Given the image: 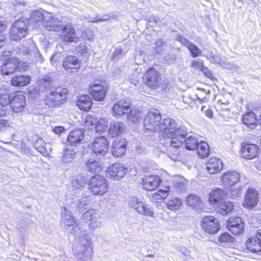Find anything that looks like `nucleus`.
Returning a JSON list of instances; mask_svg holds the SVG:
<instances>
[{
    "label": "nucleus",
    "instance_id": "obj_60",
    "mask_svg": "<svg viewBox=\"0 0 261 261\" xmlns=\"http://www.w3.org/2000/svg\"><path fill=\"white\" fill-rule=\"evenodd\" d=\"M206 58L210 60V62L214 63H217L220 65L222 64V61L220 57L217 55H208Z\"/></svg>",
    "mask_w": 261,
    "mask_h": 261
},
{
    "label": "nucleus",
    "instance_id": "obj_53",
    "mask_svg": "<svg viewBox=\"0 0 261 261\" xmlns=\"http://www.w3.org/2000/svg\"><path fill=\"white\" fill-rule=\"evenodd\" d=\"M91 202V199L88 196L82 197L77 202V207L79 209L82 210L87 208V206Z\"/></svg>",
    "mask_w": 261,
    "mask_h": 261
},
{
    "label": "nucleus",
    "instance_id": "obj_20",
    "mask_svg": "<svg viewBox=\"0 0 261 261\" xmlns=\"http://www.w3.org/2000/svg\"><path fill=\"white\" fill-rule=\"evenodd\" d=\"M227 227L234 235H239L244 230V223L240 217H232L228 219Z\"/></svg>",
    "mask_w": 261,
    "mask_h": 261
},
{
    "label": "nucleus",
    "instance_id": "obj_10",
    "mask_svg": "<svg viewBox=\"0 0 261 261\" xmlns=\"http://www.w3.org/2000/svg\"><path fill=\"white\" fill-rule=\"evenodd\" d=\"M83 217L85 221L89 223L90 229L95 230L101 227V217L97 211L89 210L83 214Z\"/></svg>",
    "mask_w": 261,
    "mask_h": 261
},
{
    "label": "nucleus",
    "instance_id": "obj_9",
    "mask_svg": "<svg viewBox=\"0 0 261 261\" xmlns=\"http://www.w3.org/2000/svg\"><path fill=\"white\" fill-rule=\"evenodd\" d=\"M63 17L59 15H52L51 13H46L45 21L43 25L48 31L60 32L62 30Z\"/></svg>",
    "mask_w": 261,
    "mask_h": 261
},
{
    "label": "nucleus",
    "instance_id": "obj_39",
    "mask_svg": "<svg viewBox=\"0 0 261 261\" xmlns=\"http://www.w3.org/2000/svg\"><path fill=\"white\" fill-rule=\"evenodd\" d=\"M86 166L88 171L91 173H99L101 170L100 163L92 158L87 161Z\"/></svg>",
    "mask_w": 261,
    "mask_h": 261
},
{
    "label": "nucleus",
    "instance_id": "obj_25",
    "mask_svg": "<svg viewBox=\"0 0 261 261\" xmlns=\"http://www.w3.org/2000/svg\"><path fill=\"white\" fill-rule=\"evenodd\" d=\"M84 137V131L82 129H75L71 131L67 139L68 145L74 147L80 143Z\"/></svg>",
    "mask_w": 261,
    "mask_h": 261
},
{
    "label": "nucleus",
    "instance_id": "obj_14",
    "mask_svg": "<svg viewBox=\"0 0 261 261\" xmlns=\"http://www.w3.org/2000/svg\"><path fill=\"white\" fill-rule=\"evenodd\" d=\"M127 172L128 168L125 165L117 163L108 167L107 175L109 177L119 180L123 178Z\"/></svg>",
    "mask_w": 261,
    "mask_h": 261
},
{
    "label": "nucleus",
    "instance_id": "obj_43",
    "mask_svg": "<svg viewBox=\"0 0 261 261\" xmlns=\"http://www.w3.org/2000/svg\"><path fill=\"white\" fill-rule=\"evenodd\" d=\"M127 115L128 120L132 123L138 122L142 117L143 114L141 111L137 109H130Z\"/></svg>",
    "mask_w": 261,
    "mask_h": 261
},
{
    "label": "nucleus",
    "instance_id": "obj_29",
    "mask_svg": "<svg viewBox=\"0 0 261 261\" xmlns=\"http://www.w3.org/2000/svg\"><path fill=\"white\" fill-rule=\"evenodd\" d=\"M160 182V178L159 176H146L143 179V188L148 191H152L158 187Z\"/></svg>",
    "mask_w": 261,
    "mask_h": 261
},
{
    "label": "nucleus",
    "instance_id": "obj_64",
    "mask_svg": "<svg viewBox=\"0 0 261 261\" xmlns=\"http://www.w3.org/2000/svg\"><path fill=\"white\" fill-rule=\"evenodd\" d=\"M165 60L168 64H172L175 62L176 56L173 54L168 55L165 57Z\"/></svg>",
    "mask_w": 261,
    "mask_h": 261
},
{
    "label": "nucleus",
    "instance_id": "obj_24",
    "mask_svg": "<svg viewBox=\"0 0 261 261\" xmlns=\"http://www.w3.org/2000/svg\"><path fill=\"white\" fill-rule=\"evenodd\" d=\"M240 177L241 175L239 172L230 170L223 174L221 182L226 188L231 187L239 181Z\"/></svg>",
    "mask_w": 261,
    "mask_h": 261
},
{
    "label": "nucleus",
    "instance_id": "obj_52",
    "mask_svg": "<svg viewBox=\"0 0 261 261\" xmlns=\"http://www.w3.org/2000/svg\"><path fill=\"white\" fill-rule=\"evenodd\" d=\"M204 65L203 61L201 59L192 60L191 61L190 67L194 72L200 71Z\"/></svg>",
    "mask_w": 261,
    "mask_h": 261
},
{
    "label": "nucleus",
    "instance_id": "obj_54",
    "mask_svg": "<svg viewBox=\"0 0 261 261\" xmlns=\"http://www.w3.org/2000/svg\"><path fill=\"white\" fill-rule=\"evenodd\" d=\"M234 238L227 232L221 233L219 237V242L224 245V244L232 243L233 242Z\"/></svg>",
    "mask_w": 261,
    "mask_h": 261
},
{
    "label": "nucleus",
    "instance_id": "obj_61",
    "mask_svg": "<svg viewBox=\"0 0 261 261\" xmlns=\"http://www.w3.org/2000/svg\"><path fill=\"white\" fill-rule=\"evenodd\" d=\"M10 107L7 105H3L0 103V117H3L7 115L9 112Z\"/></svg>",
    "mask_w": 261,
    "mask_h": 261
},
{
    "label": "nucleus",
    "instance_id": "obj_58",
    "mask_svg": "<svg viewBox=\"0 0 261 261\" xmlns=\"http://www.w3.org/2000/svg\"><path fill=\"white\" fill-rule=\"evenodd\" d=\"M242 187H237L231 188L230 190L229 196L232 199H237L242 195Z\"/></svg>",
    "mask_w": 261,
    "mask_h": 261
},
{
    "label": "nucleus",
    "instance_id": "obj_31",
    "mask_svg": "<svg viewBox=\"0 0 261 261\" xmlns=\"http://www.w3.org/2000/svg\"><path fill=\"white\" fill-rule=\"evenodd\" d=\"M127 145L125 139H116L113 143L112 153L114 156H120L124 154Z\"/></svg>",
    "mask_w": 261,
    "mask_h": 261
},
{
    "label": "nucleus",
    "instance_id": "obj_18",
    "mask_svg": "<svg viewBox=\"0 0 261 261\" xmlns=\"http://www.w3.org/2000/svg\"><path fill=\"white\" fill-rule=\"evenodd\" d=\"M246 246L249 251L261 255V229L257 231L255 236L248 239Z\"/></svg>",
    "mask_w": 261,
    "mask_h": 261
},
{
    "label": "nucleus",
    "instance_id": "obj_49",
    "mask_svg": "<svg viewBox=\"0 0 261 261\" xmlns=\"http://www.w3.org/2000/svg\"><path fill=\"white\" fill-rule=\"evenodd\" d=\"M146 21L148 22V24L151 27L154 25L159 27H165L167 24V22L164 21V20H160L159 18L154 16L148 17L146 18Z\"/></svg>",
    "mask_w": 261,
    "mask_h": 261
},
{
    "label": "nucleus",
    "instance_id": "obj_30",
    "mask_svg": "<svg viewBox=\"0 0 261 261\" xmlns=\"http://www.w3.org/2000/svg\"><path fill=\"white\" fill-rule=\"evenodd\" d=\"M177 40L180 41L184 45L188 48L193 58L197 57L201 55V50L193 43L190 42L184 37L179 35L177 36Z\"/></svg>",
    "mask_w": 261,
    "mask_h": 261
},
{
    "label": "nucleus",
    "instance_id": "obj_45",
    "mask_svg": "<svg viewBox=\"0 0 261 261\" xmlns=\"http://www.w3.org/2000/svg\"><path fill=\"white\" fill-rule=\"evenodd\" d=\"M170 187H166L164 190L160 189L156 193L152 194L151 196V200L156 202L159 200H162L167 197L168 195Z\"/></svg>",
    "mask_w": 261,
    "mask_h": 261
},
{
    "label": "nucleus",
    "instance_id": "obj_35",
    "mask_svg": "<svg viewBox=\"0 0 261 261\" xmlns=\"http://www.w3.org/2000/svg\"><path fill=\"white\" fill-rule=\"evenodd\" d=\"M76 148L70 145L67 146L63 150L62 161L65 163L71 162L75 158L77 152Z\"/></svg>",
    "mask_w": 261,
    "mask_h": 261
},
{
    "label": "nucleus",
    "instance_id": "obj_13",
    "mask_svg": "<svg viewBox=\"0 0 261 261\" xmlns=\"http://www.w3.org/2000/svg\"><path fill=\"white\" fill-rule=\"evenodd\" d=\"M109 147V142L107 139L103 136H100L95 138L92 149L96 155L103 156L107 152Z\"/></svg>",
    "mask_w": 261,
    "mask_h": 261
},
{
    "label": "nucleus",
    "instance_id": "obj_15",
    "mask_svg": "<svg viewBox=\"0 0 261 261\" xmlns=\"http://www.w3.org/2000/svg\"><path fill=\"white\" fill-rule=\"evenodd\" d=\"M108 122L105 119H100L96 122L95 120L91 116H87L85 121V126L89 129H95V132L101 133L108 127Z\"/></svg>",
    "mask_w": 261,
    "mask_h": 261
},
{
    "label": "nucleus",
    "instance_id": "obj_57",
    "mask_svg": "<svg viewBox=\"0 0 261 261\" xmlns=\"http://www.w3.org/2000/svg\"><path fill=\"white\" fill-rule=\"evenodd\" d=\"M164 42L161 39H159L154 43L153 50L152 51V54L153 55H156L158 54H160L163 50Z\"/></svg>",
    "mask_w": 261,
    "mask_h": 261
},
{
    "label": "nucleus",
    "instance_id": "obj_62",
    "mask_svg": "<svg viewBox=\"0 0 261 261\" xmlns=\"http://www.w3.org/2000/svg\"><path fill=\"white\" fill-rule=\"evenodd\" d=\"M200 71H201L202 72V73L205 76H206L211 79L213 78L212 72L207 67H205L204 65Z\"/></svg>",
    "mask_w": 261,
    "mask_h": 261
},
{
    "label": "nucleus",
    "instance_id": "obj_1",
    "mask_svg": "<svg viewBox=\"0 0 261 261\" xmlns=\"http://www.w3.org/2000/svg\"><path fill=\"white\" fill-rule=\"evenodd\" d=\"M61 216V222L67 227V231L74 236L75 243L72 247L74 253L81 261H90L93 249L90 237L80 228L71 212L65 207L63 208Z\"/></svg>",
    "mask_w": 261,
    "mask_h": 261
},
{
    "label": "nucleus",
    "instance_id": "obj_28",
    "mask_svg": "<svg viewBox=\"0 0 261 261\" xmlns=\"http://www.w3.org/2000/svg\"><path fill=\"white\" fill-rule=\"evenodd\" d=\"M258 153V148L253 144L244 145L241 150V156L247 159H252L255 158Z\"/></svg>",
    "mask_w": 261,
    "mask_h": 261
},
{
    "label": "nucleus",
    "instance_id": "obj_19",
    "mask_svg": "<svg viewBox=\"0 0 261 261\" xmlns=\"http://www.w3.org/2000/svg\"><path fill=\"white\" fill-rule=\"evenodd\" d=\"M80 65V61L78 58L72 55L65 58L62 63L63 67L68 73L77 72Z\"/></svg>",
    "mask_w": 261,
    "mask_h": 261
},
{
    "label": "nucleus",
    "instance_id": "obj_38",
    "mask_svg": "<svg viewBox=\"0 0 261 261\" xmlns=\"http://www.w3.org/2000/svg\"><path fill=\"white\" fill-rule=\"evenodd\" d=\"M30 80L31 79L29 76L16 75L12 79L11 83L14 86L22 87L29 84Z\"/></svg>",
    "mask_w": 261,
    "mask_h": 261
},
{
    "label": "nucleus",
    "instance_id": "obj_8",
    "mask_svg": "<svg viewBox=\"0 0 261 261\" xmlns=\"http://www.w3.org/2000/svg\"><path fill=\"white\" fill-rule=\"evenodd\" d=\"M162 127V128L165 129L164 133L175 135L184 140H185V137L187 135L185 127L182 126L177 127V124L174 120L168 117L165 118Z\"/></svg>",
    "mask_w": 261,
    "mask_h": 261
},
{
    "label": "nucleus",
    "instance_id": "obj_50",
    "mask_svg": "<svg viewBox=\"0 0 261 261\" xmlns=\"http://www.w3.org/2000/svg\"><path fill=\"white\" fill-rule=\"evenodd\" d=\"M186 202L187 204L191 207L199 206L201 203V200L199 197L194 194L189 195L187 198Z\"/></svg>",
    "mask_w": 261,
    "mask_h": 261
},
{
    "label": "nucleus",
    "instance_id": "obj_34",
    "mask_svg": "<svg viewBox=\"0 0 261 261\" xmlns=\"http://www.w3.org/2000/svg\"><path fill=\"white\" fill-rule=\"evenodd\" d=\"M242 121L246 126L251 129L254 128L258 122V119L256 118L255 114L252 112H249L244 114L242 118Z\"/></svg>",
    "mask_w": 261,
    "mask_h": 261
},
{
    "label": "nucleus",
    "instance_id": "obj_47",
    "mask_svg": "<svg viewBox=\"0 0 261 261\" xmlns=\"http://www.w3.org/2000/svg\"><path fill=\"white\" fill-rule=\"evenodd\" d=\"M80 19L82 21L90 23H97L100 21H106L110 20L109 16H105L100 17L98 15H96L95 17L92 18L90 16H81Z\"/></svg>",
    "mask_w": 261,
    "mask_h": 261
},
{
    "label": "nucleus",
    "instance_id": "obj_37",
    "mask_svg": "<svg viewBox=\"0 0 261 261\" xmlns=\"http://www.w3.org/2000/svg\"><path fill=\"white\" fill-rule=\"evenodd\" d=\"M11 100V94L9 87L3 85L0 88V103L9 106Z\"/></svg>",
    "mask_w": 261,
    "mask_h": 261
},
{
    "label": "nucleus",
    "instance_id": "obj_41",
    "mask_svg": "<svg viewBox=\"0 0 261 261\" xmlns=\"http://www.w3.org/2000/svg\"><path fill=\"white\" fill-rule=\"evenodd\" d=\"M233 209V204L229 201H222L218 204L217 212L222 215H227Z\"/></svg>",
    "mask_w": 261,
    "mask_h": 261
},
{
    "label": "nucleus",
    "instance_id": "obj_7",
    "mask_svg": "<svg viewBox=\"0 0 261 261\" xmlns=\"http://www.w3.org/2000/svg\"><path fill=\"white\" fill-rule=\"evenodd\" d=\"M90 191L96 195H102L108 191L109 184L103 176L96 175L92 176L89 184Z\"/></svg>",
    "mask_w": 261,
    "mask_h": 261
},
{
    "label": "nucleus",
    "instance_id": "obj_63",
    "mask_svg": "<svg viewBox=\"0 0 261 261\" xmlns=\"http://www.w3.org/2000/svg\"><path fill=\"white\" fill-rule=\"evenodd\" d=\"M123 50L120 48H116L115 51L112 55V60H115L117 59V57L122 55Z\"/></svg>",
    "mask_w": 261,
    "mask_h": 261
},
{
    "label": "nucleus",
    "instance_id": "obj_16",
    "mask_svg": "<svg viewBox=\"0 0 261 261\" xmlns=\"http://www.w3.org/2000/svg\"><path fill=\"white\" fill-rule=\"evenodd\" d=\"M201 226L203 229L209 234H215L220 229L218 219L213 216H205L202 221Z\"/></svg>",
    "mask_w": 261,
    "mask_h": 261
},
{
    "label": "nucleus",
    "instance_id": "obj_40",
    "mask_svg": "<svg viewBox=\"0 0 261 261\" xmlns=\"http://www.w3.org/2000/svg\"><path fill=\"white\" fill-rule=\"evenodd\" d=\"M224 192L220 189L212 191L210 194L209 201L212 204L219 203L224 196Z\"/></svg>",
    "mask_w": 261,
    "mask_h": 261
},
{
    "label": "nucleus",
    "instance_id": "obj_55",
    "mask_svg": "<svg viewBox=\"0 0 261 261\" xmlns=\"http://www.w3.org/2000/svg\"><path fill=\"white\" fill-rule=\"evenodd\" d=\"M187 180L185 178L178 177L175 179V187L179 191H183L186 189Z\"/></svg>",
    "mask_w": 261,
    "mask_h": 261
},
{
    "label": "nucleus",
    "instance_id": "obj_3",
    "mask_svg": "<svg viewBox=\"0 0 261 261\" xmlns=\"http://www.w3.org/2000/svg\"><path fill=\"white\" fill-rule=\"evenodd\" d=\"M162 135L166 137V145L167 149V154L172 160L175 161L177 159L178 151L177 148L182 144L184 140L172 134H168L163 132Z\"/></svg>",
    "mask_w": 261,
    "mask_h": 261
},
{
    "label": "nucleus",
    "instance_id": "obj_36",
    "mask_svg": "<svg viewBox=\"0 0 261 261\" xmlns=\"http://www.w3.org/2000/svg\"><path fill=\"white\" fill-rule=\"evenodd\" d=\"M76 105L81 110L88 111L92 106V100L88 95H82L78 98Z\"/></svg>",
    "mask_w": 261,
    "mask_h": 261
},
{
    "label": "nucleus",
    "instance_id": "obj_6",
    "mask_svg": "<svg viewBox=\"0 0 261 261\" xmlns=\"http://www.w3.org/2000/svg\"><path fill=\"white\" fill-rule=\"evenodd\" d=\"M128 204L132 208L142 216L154 217L153 210L150 205L138 198L130 197L128 201Z\"/></svg>",
    "mask_w": 261,
    "mask_h": 261
},
{
    "label": "nucleus",
    "instance_id": "obj_42",
    "mask_svg": "<svg viewBox=\"0 0 261 261\" xmlns=\"http://www.w3.org/2000/svg\"><path fill=\"white\" fill-rule=\"evenodd\" d=\"M184 142L186 148L190 150L197 148L199 142L195 135L189 136L185 139Z\"/></svg>",
    "mask_w": 261,
    "mask_h": 261
},
{
    "label": "nucleus",
    "instance_id": "obj_33",
    "mask_svg": "<svg viewBox=\"0 0 261 261\" xmlns=\"http://www.w3.org/2000/svg\"><path fill=\"white\" fill-rule=\"evenodd\" d=\"M124 124L123 122L113 121L110 122L108 129L109 136L115 137L124 131Z\"/></svg>",
    "mask_w": 261,
    "mask_h": 261
},
{
    "label": "nucleus",
    "instance_id": "obj_26",
    "mask_svg": "<svg viewBox=\"0 0 261 261\" xmlns=\"http://www.w3.org/2000/svg\"><path fill=\"white\" fill-rule=\"evenodd\" d=\"M29 46H23V53L31 57H34L36 61L43 62L42 57L38 51L36 44L32 40L29 41Z\"/></svg>",
    "mask_w": 261,
    "mask_h": 261
},
{
    "label": "nucleus",
    "instance_id": "obj_4",
    "mask_svg": "<svg viewBox=\"0 0 261 261\" xmlns=\"http://www.w3.org/2000/svg\"><path fill=\"white\" fill-rule=\"evenodd\" d=\"M29 20L27 18H21L15 21L10 31L11 40L18 41L24 37L28 34Z\"/></svg>",
    "mask_w": 261,
    "mask_h": 261
},
{
    "label": "nucleus",
    "instance_id": "obj_2",
    "mask_svg": "<svg viewBox=\"0 0 261 261\" xmlns=\"http://www.w3.org/2000/svg\"><path fill=\"white\" fill-rule=\"evenodd\" d=\"M162 121V117L157 111L149 112L146 114L144 119V127L146 130L156 132L160 130L162 133L165 132V129L162 128L164 120Z\"/></svg>",
    "mask_w": 261,
    "mask_h": 261
},
{
    "label": "nucleus",
    "instance_id": "obj_21",
    "mask_svg": "<svg viewBox=\"0 0 261 261\" xmlns=\"http://www.w3.org/2000/svg\"><path fill=\"white\" fill-rule=\"evenodd\" d=\"M20 62L17 58L8 59L6 62L1 66V73L3 75H9L19 68Z\"/></svg>",
    "mask_w": 261,
    "mask_h": 261
},
{
    "label": "nucleus",
    "instance_id": "obj_51",
    "mask_svg": "<svg viewBox=\"0 0 261 261\" xmlns=\"http://www.w3.org/2000/svg\"><path fill=\"white\" fill-rule=\"evenodd\" d=\"M46 13L43 14L42 10H36L32 12L30 18L31 21L33 22H38L42 20L45 21V17Z\"/></svg>",
    "mask_w": 261,
    "mask_h": 261
},
{
    "label": "nucleus",
    "instance_id": "obj_23",
    "mask_svg": "<svg viewBox=\"0 0 261 261\" xmlns=\"http://www.w3.org/2000/svg\"><path fill=\"white\" fill-rule=\"evenodd\" d=\"M258 194L257 191L253 189H248L245 195V198L243 205L248 209H251L255 207L258 201Z\"/></svg>",
    "mask_w": 261,
    "mask_h": 261
},
{
    "label": "nucleus",
    "instance_id": "obj_12",
    "mask_svg": "<svg viewBox=\"0 0 261 261\" xmlns=\"http://www.w3.org/2000/svg\"><path fill=\"white\" fill-rule=\"evenodd\" d=\"M26 105L25 98L21 92H17L11 94V100L9 103L10 109L15 113L22 112Z\"/></svg>",
    "mask_w": 261,
    "mask_h": 261
},
{
    "label": "nucleus",
    "instance_id": "obj_27",
    "mask_svg": "<svg viewBox=\"0 0 261 261\" xmlns=\"http://www.w3.org/2000/svg\"><path fill=\"white\" fill-rule=\"evenodd\" d=\"M223 168L222 161L216 158L209 159L206 164V169L210 174H216L220 172Z\"/></svg>",
    "mask_w": 261,
    "mask_h": 261
},
{
    "label": "nucleus",
    "instance_id": "obj_32",
    "mask_svg": "<svg viewBox=\"0 0 261 261\" xmlns=\"http://www.w3.org/2000/svg\"><path fill=\"white\" fill-rule=\"evenodd\" d=\"M64 41L67 42H76L78 37L75 34L74 29L71 25L63 26L62 30Z\"/></svg>",
    "mask_w": 261,
    "mask_h": 261
},
{
    "label": "nucleus",
    "instance_id": "obj_48",
    "mask_svg": "<svg viewBox=\"0 0 261 261\" xmlns=\"http://www.w3.org/2000/svg\"><path fill=\"white\" fill-rule=\"evenodd\" d=\"M198 155L201 158H204L208 156L209 153V146L207 143L200 141L199 142L198 146L197 148Z\"/></svg>",
    "mask_w": 261,
    "mask_h": 261
},
{
    "label": "nucleus",
    "instance_id": "obj_56",
    "mask_svg": "<svg viewBox=\"0 0 261 261\" xmlns=\"http://www.w3.org/2000/svg\"><path fill=\"white\" fill-rule=\"evenodd\" d=\"M44 145L45 143L42 140H38L35 142L34 146L36 149L42 155H46L48 154V152Z\"/></svg>",
    "mask_w": 261,
    "mask_h": 261
},
{
    "label": "nucleus",
    "instance_id": "obj_22",
    "mask_svg": "<svg viewBox=\"0 0 261 261\" xmlns=\"http://www.w3.org/2000/svg\"><path fill=\"white\" fill-rule=\"evenodd\" d=\"M145 84L150 88L155 89L161 80L160 74L153 68L149 69L145 74Z\"/></svg>",
    "mask_w": 261,
    "mask_h": 261
},
{
    "label": "nucleus",
    "instance_id": "obj_44",
    "mask_svg": "<svg viewBox=\"0 0 261 261\" xmlns=\"http://www.w3.org/2000/svg\"><path fill=\"white\" fill-rule=\"evenodd\" d=\"M182 203V200L177 197H172L166 201L167 207L172 211L178 209Z\"/></svg>",
    "mask_w": 261,
    "mask_h": 261
},
{
    "label": "nucleus",
    "instance_id": "obj_46",
    "mask_svg": "<svg viewBox=\"0 0 261 261\" xmlns=\"http://www.w3.org/2000/svg\"><path fill=\"white\" fill-rule=\"evenodd\" d=\"M88 182L87 179L82 176L79 175L75 177L72 181V189L73 190H80L83 188Z\"/></svg>",
    "mask_w": 261,
    "mask_h": 261
},
{
    "label": "nucleus",
    "instance_id": "obj_5",
    "mask_svg": "<svg viewBox=\"0 0 261 261\" xmlns=\"http://www.w3.org/2000/svg\"><path fill=\"white\" fill-rule=\"evenodd\" d=\"M68 89L58 87L54 91H50L45 97V103L50 108L59 107L66 99Z\"/></svg>",
    "mask_w": 261,
    "mask_h": 261
},
{
    "label": "nucleus",
    "instance_id": "obj_17",
    "mask_svg": "<svg viewBox=\"0 0 261 261\" xmlns=\"http://www.w3.org/2000/svg\"><path fill=\"white\" fill-rule=\"evenodd\" d=\"M108 87L106 83L100 82L90 87V93L93 99L96 101L104 99Z\"/></svg>",
    "mask_w": 261,
    "mask_h": 261
},
{
    "label": "nucleus",
    "instance_id": "obj_11",
    "mask_svg": "<svg viewBox=\"0 0 261 261\" xmlns=\"http://www.w3.org/2000/svg\"><path fill=\"white\" fill-rule=\"evenodd\" d=\"M131 102L128 99H122L118 100L112 107V114L113 116L119 118L127 114L130 109Z\"/></svg>",
    "mask_w": 261,
    "mask_h": 261
},
{
    "label": "nucleus",
    "instance_id": "obj_59",
    "mask_svg": "<svg viewBox=\"0 0 261 261\" xmlns=\"http://www.w3.org/2000/svg\"><path fill=\"white\" fill-rule=\"evenodd\" d=\"M76 51L77 54L84 55L88 52V47L85 43H81L76 47Z\"/></svg>",
    "mask_w": 261,
    "mask_h": 261
}]
</instances>
